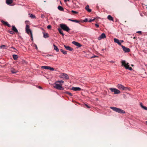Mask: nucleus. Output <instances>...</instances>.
<instances>
[{"label": "nucleus", "instance_id": "obj_1", "mask_svg": "<svg viewBox=\"0 0 147 147\" xmlns=\"http://www.w3.org/2000/svg\"><path fill=\"white\" fill-rule=\"evenodd\" d=\"M63 83L64 81L62 80H58L56 81L55 83V85L54 86V88L59 90H63L64 88H63L62 86Z\"/></svg>", "mask_w": 147, "mask_h": 147}, {"label": "nucleus", "instance_id": "obj_2", "mask_svg": "<svg viewBox=\"0 0 147 147\" xmlns=\"http://www.w3.org/2000/svg\"><path fill=\"white\" fill-rule=\"evenodd\" d=\"M121 63L122 65L126 69L131 71L132 70V68L131 67H129V63H126L125 61L122 60L121 61Z\"/></svg>", "mask_w": 147, "mask_h": 147}, {"label": "nucleus", "instance_id": "obj_3", "mask_svg": "<svg viewBox=\"0 0 147 147\" xmlns=\"http://www.w3.org/2000/svg\"><path fill=\"white\" fill-rule=\"evenodd\" d=\"M110 108L113 110L114 111L121 113H125V111L119 108L114 107H110Z\"/></svg>", "mask_w": 147, "mask_h": 147}, {"label": "nucleus", "instance_id": "obj_4", "mask_svg": "<svg viewBox=\"0 0 147 147\" xmlns=\"http://www.w3.org/2000/svg\"><path fill=\"white\" fill-rule=\"evenodd\" d=\"M60 27L62 29L67 32H68L70 30L69 28L65 24H60Z\"/></svg>", "mask_w": 147, "mask_h": 147}, {"label": "nucleus", "instance_id": "obj_5", "mask_svg": "<svg viewBox=\"0 0 147 147\" xmlns=\"http://www.w3.org/2000/svg\"><path fill=\"white\" fill-rule=\"evenodd\" d=\"M109 89L111 92H114V94H118L121 93L120 90L115 88H110Z\"/></svg>", "mask_w": 147, "mask_h": 147}, {"label": "nucleus", "instance_id": "obj_6", "mask_svg": "<svg viewBox=\"0 0 147 147\" xmlns=\"http://www.w3.org/2000/svg\"><path fill=\"white\" fill-rule=\"evenodd\" d=\"M117 87L119 89L123 90H126L127 89V88L120 84H117Z\"/></svg>", "mask_w": 147, "mask_h": 147}, {"label": "nucleus", "instance_id": "obj_7", "mask_svg": "<svg viewBox=\"0 0 147 147\" xmlns=\"http://www.w3.org/2000/svg\"><path fill=\"white\" fill-rule=\"evenodd\" d=\"M121 47L123 49V51L125 53H128L130 51V50L129 48L126 47L122 45H121Z\"/></svg>", "mask_w": 147, "mask_h": 147}, {"label": "nucleus", "instance_id": "obj_8", "mask_svg": "<svg viewBox=\"0 0 147 147\" xmlns=\"http://www.w3.org/2000/svg\"><path fill=\"white\" fill-rule=\"evenodd\" d=\"M61 78H64L66 80H67L69 79V77L68 75L64 73L61 74Z\"/></svg>", "mask_w": 147, "mask_h": 147}, {"label": "nucleus", "instance_id": "obj_9", "mask_svg": "<svg viewBox=\"0 0 147 147\" xmlns=\"http://www.w3.org/2000/svg\"><path fill=\"white\" fill-rule=\"evenodd\" d=\"M106 38L105 34L103 33L98 38V40H100L102 38Z\"/></svg>", "mask_w": 147, "mask_h": 147}, {"label": "nucleus", "instance_id": "obj_10", "mask_svg": "<svg viewBox=\"0 0 147 147\" xmlns=\"http://www.w3.org/2000/svg\"><path fill=\"white\" fill-rule=\"evenodd\" d=\"M64 47L65 49L67 50L70 51H72L73 50V48H71L70 47L68 46L64 45Z\"/></svg>", "mask_w": 147, "mask_h": 147}, {"label": "nucleus", "instance_id": "obj_11", "mask_svg": "<svg viewBox=\"0 0 147 147\" xmlns=\"http://www.w3.org/2000/svg\"><path fill=\"white\" fill-rule=\"evenodd\" d=\"M72 43L74 45L78 47H80L82 46V45L81 44H80V43H79L78 42H77L76 41H73L72 42Z\"/></svg>", "mask_w": 147, "mask_h": 147}, {"label": "nucleus", "instance_id": "obj_12", "mask_svg": "<svg viewBox=\"0 0 147 147\" xmlns=\"http://www.w3.org/2000/svg\"><path fill=\"white\" fill-rule=\"evenodd\" d=\"M71 89L74 91H79L81 90V88L78 87H73Z\"/></svg>", "mask_w": 147, "mask_h": 147}, {"label": "nucleus", "instance_id": "obj_13", "mask_svg": "<svg viewBox=\"0 0 147 147\" xmlns=\"http://www.w3.org/2000/svg\"><path fill=\"white\" fill-rule=\"evenodd\" d=\"M114 41L115 42L117 43L119 45H121V42L118 39L114 38Z\"/></svg>", "mask_w": 147, "mask_h": 147}, {"label": "nucleus", "instance_id": "obj_14", "mask_svg": "<svg viewBox=\"0 0 147 147\" xmlns=\"http://www.w3.org/2000/svg\"><path fill=\"white\" fill-rule=\"evenodd\" d=\"M1 22L4 24L6 25L8 27H11L10 25L8 24L7 22H5L3 20H1Z\"/></svg>", "mask_w": 147, "mask_h": 147}, {"label": "nucleus", "instance_id": "obj_15", "mask_svg": "<svg viewBox=\"0 0 147 147\" xmlns=\"http://www.w3.org/2000/svg\"><path fill=\"white\" fill-rule=\"evenodd\" d=\"M12 30L16 33L18 32V31L16 27L14 26H12Z\"/></svg>", "mask_w": 147, "mask_h": 147}, {"label": "nucleus", "instance_id": "obj_16", "mask_svg": "<svg viewBox=\"0 0 147 147\" xmlns=\"http://www.w3.org/2000/svg\"><path fill=\"white\" fill-rule=\"evenodd\" d=\"M85 9L89 12H90L92 11L91 9H89V6L88 5L86 6L85 7Z\"/></svg>", "mask_w": 147, "mask_h": 147}, {"label": "nucleus", "instance_id": "obj_17", "mask_svg": "<svg viewBox=\"0 0 147 147\" xmlns=\"http://www.w3.org/2000/svg\"><path fill=\"white\" fill-rule=\"evenodd\" d=\"M42 33L43 34V37L45 38H47L49 37V36L48 33H45L44 32H43Z\"/></svg>", "mask_w": 147, "mask_h": 147}, {"label": "nucleus", "instance_id": "obj_18", "mask_svg": "<svg viewBox=\"0 0 147 147\" xmlns=\"http://www.w3.org/2000/svg\"><path fill=\"white\" fill-rule=\"evenodd\" d=\"M57 29L59 32L63 36H64V34L61 30L60 28H58Z\"/></svg>", "mask_w": 147, "mask_h": 147}, {"label": "nucleus", "instance_id": "obj_19", "mask_svg": "<svg viewBox=\"0 0 147 147\" xmlns=\"http://www.w3.org/2000/svg\"><path fill=\"white\" fill-rule=\"evenodd\" d=\"M53 46L54 47V49L57 52H58L59 51V49H58L57 46H56L55 45L53 44Z\"/></svg>", "mask_w": 147, "mask_h": 147}, {"label": "nucleus", "instance_id": "obj_20", "mask_svg": "<svg viewBox=\"0 0 147 147\" xmlns=\"http://www.w3.org/2000/svg\"><path fill=\"white\" fill-rule=\"evenodd\" d=\"M50 66H43L41 67L42 69H49Z\"/></svg>", "mask_w": 147, "mask_h": 147}, {"label": "nucleus", "instance_id": "obj_21", "mask_svg": "<svg viewBox=\"0 0 147 147\" xmlns=\"http://www.w3.org/2000/svg\"><path fill=\"white\" fill-rule=\"evenodd\" d=\"M12 0H6V3L8 5H10L12 3Z\"/></svg>", "mask_w": 147, "mask_h": 147}, {"label": "nucleus", "instance_id": "obj_22", "mask_svg": "<svg viewBox=\"0 0 147 147\" xmlns=\"http://www.w3.org/2000/svg\"><path fill=\"white\" fill-rule=\"evenodd\" d=\"M26 31L28 34H30L31 36L32 37V32L31 31V30L30 29L29 30H26ZM32 38V40H33Z\"/></svg>", "mask_w": 147, "mask_h": 147}, {"label": "nucleus", "instance_id": "obj_23", "mask_svg": "<svg viewBox=\"0 0 147 147\" xmlns=\"http://www.w3.org/2000/svg\"><path fill=\"white\" fill-rule=\"evenodd\" d=\"M58 9L61 11H64V9L62 7L60 6H59L58 7Z\"/></svg>", "mask_w": 147, "mask_h": 147}, {"label": "nucleus", "instance_id": "obj_24", "mask_svg": "<svg viewBox=\"0 0 147 147\" xmlns=\"http://www.w3.org/2000/svg\"><path fill=\"white\" fill-rule=\"evenodd\" d=\"M107 18L110 20L113 21V18L111 15H109L108 16Z\"/></svg>", "mask_w": 147, "mask_h": 147}, {"label": "nucleus", "instance_id": "obj_25", "mask_svg": "<svg viewBox=\"0 0 147 147\" xmlns=\"http://www.w3.org/2000/svg\"><path fill=\"white\" fill-rule=\"evenodd\" d=\"M60 51H61V52L63 54H64V55H66L67 54V51H65L61 49H60Z\"/></svg>", "mask_w": 147, "mask_h": 147}, {"label": "nucleus", "instance_id": "obj_26", "mask_svg": "<svg viewBox=\"0 0 147 147\" xmlns=\"http://www.w3.org/2000/svg\"><path fill=\"white\" fill-rule=\"evenodd\" d=\"M69 20L70 21L72 22L78 23H79V21L77 20H72L71 19H69Z\"/></svg>", "mask_w": 147, "mask_h": 147}, {"label": "nucleus", "instance_id": "obj_27", "mask_svg": "<svg viewBox=\"0 0 147 147\" xmlns=\"http://www.w3.org/2000/svg\"><path fill=\"white\" fill-rule=\"evenodd\" d=\"M13 57L14 60H16L18 58V56L17 55L14 54L12 56Z\"/></svg>", "mask_w": 147, "mask_h": 147}, {"label": "nucleus", "instance_id": "obj_28", "mask_svg": "<svg viewBox=\"0 0 147 147\" xmlns=\"http://www.w3.org/2000/svg\"><path fill=\"white\" fill-rule=\"evenodd\" d=\"M30 17L32 18H35V16L34 15H33L32 14H29Z\"/></svg>", "mask_w": 147, "mask_h": 147}, {"label": "nucleus", "instance_id": "obj_29", "mask_svg": "<svg viewBox=\"0 0 147 147\" xmlns=\"http://www.w3.org/2000/svg\"><path fill=\"white\" fill-rule=\"evenodd\" d=\"M29 26L28 25H27L26 27V30H30Z\"/></svg>", "mask_w": 147, "mask_h": 147}, {"label": "nucleus", "instance_id": "obj_30", "mask_svg": "<svg viewBox=\"0 0 147 147\" xmlns=\"http://www.w3.org/2000/svg\"><path fill=\"white\" fill-rule=\"evenodd\" d=\"M65 93L66 94H69V95H70V96H72L73 95L70 92H68V91H66L65 92Z\"/></svg>", "mask_w": 147, "mask_h": 147}, {"label": "nucleus", "instance_id": "obj_31", "mask_svg": "<svg viewBox=\"0 0 147 147\" xmlns=\"http://www.w3.org/2000/svg\"><path fill=\"white\" fill-rule=\"evenodd\" d=\"M6 47L5 45H1L0 46V49H5V47Z\"/></svg>", "mask_w": 147, "mask_h": 147}, {"label": "nucleus", "instance_id": "obj_32", "mask_svg": "<svg viewBox=\"0 0 147 147\" xmlns=\"http://www.w3.org/2000/svg\"><path fill=\"white\" fill-rule=\"evenodd\" d=\"M95 18H93V19H90L88 21V22H92L94 21V20H95Z\"/></svg>", "mask_w": 147, "mask_h": 147}, {"label": "nucleus", "instance_id": "obj_33", "mask_svg": "<svg viewBox=\"0 0 147 147\" xmlns=\"http://www.w3.org/2000/svg\"><path fill=\"white\" fill-rule=\"evenodd\" d=\"M11 72L13 74H15L17 72V71L15 69H13L11 70Z\"/></svg>", "mask_w": 147, "mask_h": 147}, {"label": "nucleus", "instance_id": "obj_34", "mask_svg": "<svg viewBox=\"0 0 147 147\" xmlns=\"http://www.w3.org/2000/svg\"><path fill=\"white\" fill-rule=\"evenodd\" d=\"M8 32L10 34H14V32L13 31H10L9 30L8 31Z\"/></svg>", "mask_w": 147, "mask_h": 147}, {"label": "nucleus", "instance_id": "obj_35", "mask_svg": "<svg viewBox=\"0 0 147 147\" xmlns=\"http://www.w3.org/2000/svg\"><path fill=\"white\" fill-rule=\"evenodd\" d=\"M51 26L50 25H49L47 26V28L48 29H50L51 28Z\"/></svg>", "mask_w": 147, "mask_h": 147}, {"label": "nucleus", "instance_id": "obj_36", "mask_svg": "<svg viewBox=\"0 0 147 147\" xmlns=\"http://www.w3.org/2000/svg\"><path fill=\"white\" fill-rule=\"evenodd\" d=\"M88 21V19L87 18H85L83 20V22H87Z\"/></svg>", "mask_w": 147, "mask_h": 147}, {"label": "nucleus", "instance_id": "obj_37", "mask_svg": "<svg viewBox=\"0 0 147 147\" xmlns=\"http://www.w3.org/2000/svg\"><path fill=\"white\" fill-rule=\"evenodd\" d=\"M49 70L53 71L54 70V69L53 67H50Z\"/></svg>", "mask_w": 147, "mask_h": 147}, {"label": "nucleus", "instance_id": "obj_38", "mask_svg": "<svg viewBox=\"0 0 147 147\" xmlns=\"http://www.w3.org/2000/svg\"><path fill=\"white\" fill-rule=\"evenodd\" d=\"M71 12L74 13H75V14H77L78 13V12H77V11H74V10H72Z\"/></svg>", "mask_w": 147, "mask_h": 147}, {"label": "nucleus", "instance_id": "obj_39", "mask_svg": "<svg viewBox=\"0 0 147 147\" xmlns=\"http://www.w3.org/2000/svg\"><path fill=\"white\" fill-rule=\"evenodd\" d=\"M142 108L143 109H144L145 110H147V107H146L144 106V107H143V108Z\"/></svg>", "mask_w": 147, "mask_h": 147}, {"label": "nucleus", "instance_id": "obj_40", "mask_svg": "<svg viewBox=\"0 0 147 147\" xmlns=\"http://www.w3.org/2000/svg\"><path fill=\"white\" fill-rule=\"evenodd\" d=\"M95 26L97 28H98L99 26V25L97 24H95Z\"/></svg>", "mask_w": 147, "mask_h": 147}, {"label": "nucleus", "instance_id": "obj_41", "mask_svg": "<svg viewBox=\"0 0 147 147\" xmlns=\"http://www.w3.org/2000/svg\"><path fill=\"white\" fill-rule=\"evenodd\" d=\"M41 17L42 18H43L45 17L44 15L43 14H41Z\"/></svg>", "mask_w": 147, "mask_h": 147}, {"label": "nucleus", "instance_id": "obj_42", "mask_svg": "<svg viewBox=\"0 0 147 147\" xmlns=\"http://www.w3.org/2000/svg\"><path fill=\"white\" fill-rule=\"evenodd\" d=\"M140 105L142 108L143 107H144V106L143 105L142 103H140Z\"/></svg>", "mask_w": 147, "mask_h": 147}, {"label": "nucleus", "instance_id": "obj_43", "mask_svg": "<svg viewBox=\"0 0 147 147\" xmlns=\"http://www.w3.org/2000/svg\"><path fill=\"white\" fill-rule=\"evenodd\" d=\"M97 57V56H96V55H94V56H92L91 57V58H94V57Z\"/></svg>", "mask_w": 147, "mask_h": 147}, {"label": "nucleus", "instance_id": "obj_44", "mask_svg": "<svg viewBox=\"0 0 147 147\" xmlns=\"http://www.w3.org/2000/svg\"><path fill=\"white\" fill-rule=\"evenodd\" d=\"M85 105L86 106L87 108H90V107L87 104H85Z\"/></svg>", "mask_w": 147, "mask_h": 147}, {"label": "nucleus", "instance_id": "obj_45", "mask_svg": "<svg viewBox=\"0 0 147 147\" xmlns=\"http://www.w3.org/2000/svg\"><path fill=\"white\" fill-rule=\"evenodd\" d=\"M35 47L36 49H38V47H37V45L36 44H35Z\"/></svg>", "mask_w": 147, "mask_h": 147}, {"label": "nucleus", "instance_id": "obj_46", "mask_svg": "<svg viewBox=\"0 0 147 147\" xmlns=\"http://www.w3.org/2000/svg\"><path fill=\"white\" fill-rule=\"evenodd\" d=\"M137 33H141V31H138L137 32H136Z\"/></svg>", "mask_w": 147, "mask_h": 147}, {"label": "nucleus", "instance_id": "obj_47", "mask_svg": "<svg viewBox=\"0 0 147 147\" xmlns=\"http://www.w3.org/2000/svg\"><path fill=\"white\" fill-rule=\"evenodd\" d=\"M11 48H12L14 50H16L15 48L13 47H11Z\"/></svg>", "mask_w": 147, "mask_h": 147}, {"label": "nucleus", "instance_id": "obj_48", "mask_svg": "<svg viewBox=\"0 0 147 147\" xmlns=\"http://www.w3.org/2000/svg\"><path fill=\"white\" fill-rule=\"evenodd\" d=\"M38 88H40V89H42V87L40 86H38Z\"/></svg>", "mask_w": 147, "mask_h": 147}, {"label": "nucleus", "instance_id": "obj_49", "mask_svg": "<svg viewBox=\"0 0 147 147\" xmlns=\"http://www.w3.org/2000/svg\"><path fill=\"white\" fill-rule=\"evenodd\" d=\"M65 2H66L67 1H69V0H64Z\"/></svg>", "mask_w": 147, "mask_h": 147}, {"label": "nucleus", "instance_id": "obj_50", "mask_svg": "<svg viewBox=\"0 0 147 147\" xmlns=\"http://www.w3.org/2000/svg\"><path fill=\"white\" fill-rule=\"evenodd\" d=\"M123 42V40H121L120 42Z\"/></svg>", "mask_w": 147, "mask_h": 147}, {"label": "nucleus", "instance_id": "obj_51", "mask_svg": "<svg viewBox=\"0 0 147 147\" xmlns=\"http://www.w3.org/2000/svg\"><path fill=\"white\" fill-rule=\"evenodd\" d=\"M105 49H102V51H104V50H105Z\"/></svg>", "mask_w": 147, "mask_h": 147}, {"label": "nucleus", "instance_id": "obj_52", "mask_svg": "<svg viewBox=\"0 0 147 147\" xmlns=\"http://www.w3.org/2000/svg\"><path fill=\"white\" fill-rule=\"evenodd\" d=\"M146 125H147V121H146Z\"/></svg>", "mask_w": 147, "mask_h": 147}, {"label": "nucleus", "instance_id": "obj_53", "mask_svg": "<svg viewBox=\"0 0 147 147\" xmlns=\"http://www.w3.org/2000/svg\"><path fill=\"white\" fill-rule=\"evenodd\" d=\"M131 66H134V65H133V64H132V65H131Z\"/></svg>", "mask_w": 147, "mask_h": 147}, {"label": "nucleus", "instance_id": "obj_54", "mask_svg": "<svg viewBox=\"0 0 147 147\" xmlns=\"http://www.w3.org/2000/svg\"><path fill=\"white\" fill-rule=\"evenodd\" d=\"M140 15H141V16H142V14H140Z\"/></svg>", "mask_w": 147, "mask_h": 147}, {"label": "nucleus", "instance_id": "obj_55", "mask_svg": "<svg viewBox=\"0 0 147 147\" xmlns=\"http://www.w3.org/2000/svg\"><path fill=\"white\" fill-rule=\"evenodd\" d=\"M42 29L43 30V29L42 28Z\"/></svg>", "mask_w": 147, "mask_h": 147}, {"label": "nucleus", "instance_id": "obj_56", "mask_svg": "<svg viewBox=\"0 0 147 147\" xmlns=\"http://www.w3.org/2000/svg\"><path fill=\"white\" fill-rule=\"evenodd\" d=\"M146 9H147V7H146Z\"/></svg>", "mask_w": 147, "mask_h": 147}]
</instances>
